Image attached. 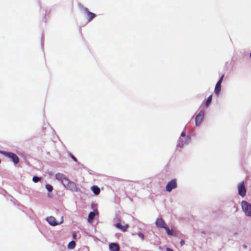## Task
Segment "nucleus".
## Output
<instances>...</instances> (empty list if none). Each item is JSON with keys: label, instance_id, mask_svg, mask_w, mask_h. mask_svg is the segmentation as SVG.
I'll list each match as a JSON object with an SVG mask.
<instances>
[{"label": "nucleus", "instance_id": "f257e3e1", "mask_svg": "<svg viewBox=\"0 0 251 251\" xmlns=\"http://www.w3.org/2000/svg\"><path fill=\"white\" fill-rule=\"evenodd\" d=\"M155 224L157 227L164 229L168 236H177L178 233V231L176 228L170 229L167 226V224L162 218H157Z\"/></svg>", "mask_w": 251, "mask_h": 251}, {"label": "nucleus", "instance_id": "f03ea898", "mask_svg": "<svg viewBox=\"0 0 251 251\" xmlns=\"http://www.w3.org/2000/svg\"><path fill=\"white\" fill-rule=\"evenodd\" d=\"M241 207L245 214L247 217H251V204L245 201L241 202Z\"/></svg>", "mask_w": 251, "mask_h": 251}, {"label": "nucleus", "instance_id": "7ed1b4c3", "mask_svg": "<svg viewBox=\"0 0 251 251\" xmlns=\"http://www.w3.org/2000/svg\"><path fill=\"white\" fill-rule=\"evenodd\" d=\"M47 221L52 226H55L61 224L63 222V217H61V220L59 223L56 222L55 218L53 216H50L47 218Z\"/></svg>", "mask_w": 251, "mask_h": 251}, {"label": "nucleus", "instance_id": "20e7f679", "mask_svg": "<svg viewBox=\"0 0 251 251\" xmlns=\"http://www.w3.org/2000/svg\"><path fill=\"white\" fill-rule=\"evenodd\" d=\"M177 187V183L176 179H173L169 181L166 186V190L167 192H170L173 189Z\"/></svg>", "mask_w": 251, "mask_h": 251}, {"label": "nucleus", "instance_id": "39448f33", "mask_svg": "<svg viewBox=\"0 0 251 251\" xmlns=\"http://www.w3.org/2000/svg\"><path fill=\"white\" fill-rule=\"evenodd\" d=\"M237 187L239 195L242 197H244L246 194V189L244 182L240 183Z\"/></svg>", "mask_w": 251, "mask_h": 251}, {"label": "nucleus", "instance_id": "423d86ee", "mask_svg": "<svg viewBox=\"0 0 251 251\" xmlns=\"http://www.w3.org/2000/svg\"><path fill=\"white\" fill-rule=\"evenodd\" d=\"M55 178L57 180L60 181L64 186H66V184L68 183V179L67 178L65 177V176L64 175L62 174H60V173L56 174V175H55Z\"/></svg>", "mask_w": 251, "mask_h": 251}, {"label": "nucleus", "instance_id": "0eeeda50", "mask_svg": "<svg viewBox=\"0 0 251 251\" xmlns=\"http://www.w3.org/2000/svg\"><path fill=\"white\" fill-rule=\"evenodd\" d=\"M204 115V112L203 110H201L195 118L196 125L198 126L200 125L202 122Z\"/></svg>", "mask_w": 251, "mask_h": 251}, {"label": "nucleus", "instance_id": "6e6552de", "mask_svg": "<svg viewBox=\"0 0 251 251\" xmlns=\"http://www.w3.org/2000/svg\"><path fill=\"white\" fill-rule=\"evenodd\" d=\"M190 139L191 138L189 136H187L184 140L182 138H179L178 140L177 147L180 148H182L184 145L187 144L190 142Z\"/></svg>", "mask_w": 251, "mask_h": 251}, {"label": "nucleus", "instance_id": "1a4fd4ad", "mask_svg": "<svg viewBox=\"0 0 251 251\" xmlns=\"http://www.w3.org/2000/svg\"><path fill=\"white\" fill-rule=\"evenodd\" d=\"M224 77V75H223L216 84L214 92L217 95H219V93L221 91V83L222 82Z\"/></svg>", "mask_w": 251, "mask_h": 251}, {"label": "nucleus", "instance_id": "9d476101", "mask_svg": "<svg viewBox=\"0 0 251 251\" xmlns=\"http://www.w3.org/2000/svg\"><path fill=\"white\" fill-rule=\"evenodd\" d=\"M84 16L87 18V21L89 22L96 17V14L88 11L86 8L84 9Z\"/></svg>", "mask_w": 251, "mask_h": 251}, {"label": "nucleus", "instance_id": "9b49d317", "mask_svg": "<svg viewBox=\"0 0 251 251\" xmlns=\"http://www.w3.org/2000/svg\"><path fill=\"white\" fill-rule=\"evenodd\" d=\"M68 182V183L66 184V186H65L66 188L70 189L72 191H77V188L75 183L70 181L69 179Z\"/></svg>", "mask_w": 251, "mask_h": 251}, {"label": "nucleus", "instance_id": "f8f14e48", "mask_svg": "<svg viewBox=\"0 0 251 251\" xmlns=\"http://www.w3.org/2000/svg\"><path fill=\"white\" fill-rule=\"evenodd\" d=\"M99 212L97 209H95L93 211L91 212L88 215V222H91L95 217L98 215Z\"/></svg>", "mask_w": 251, "mask_h": 251}, {"label": "nucleus", "instance_id": "ddd939ff", "mask_svg": "<svg viewBox=\"0 0 251 251\" xmlns=\"http://www.w3.org/2000/svg\"><path fill=\"white\" fill-rule=\"evenodd\" d=\"M109 249L111 251H119L120 247L118 244L112 243L109 245Z\"/></svg>", "mask_w": 251, "mask_h": 251}, {"label": "nucleus", "instance_id": "4468645a", "mask_svg": "<svg viewBox=\"0 0 251 251\" xmlns=\"http://www.w3.org/2000/svg\"><path fill=\"white\" fill-rule=\"evenodd\" d=\"M115 226L118 229H120L121 231L125 232L128 228L129 225L128 224H126L125 226H122L121 223H119L115 225Z\"/></svg>", "mask_w": 251, "mask_h": 251}, {"label": "nucleus", "instance_id": "2eb2a0df", "mask_svg": "<svg viewBox=\"0 0 251 251\" xmlns=\"http://www.w3.org/2000/svg\"><path fill=\"white\" fill-rule=\"evenodd\" d=\"M0 153L1 155H4L6 157H17V156L15 154L11 152H6L2 151H0Z\"/></svg>", "mask_w": 251, "mask_h": 251}, {"label": "nucleus", "instance_id": "dca6fc26", "mask_svg": "<svg viewBox=\"0 0 251 251\" xmlns=\"http://www.w3.org/2000/svg\"><path fill=\"white\" fill-rule=\"evenodd\" d=\"M91 190L96 195H98L100 193V189L97 186H93Z\"/></svg>", "mask_w": 251, "mask_h": 251}, {"label": "nucleus", "instance_id": "f3484780", "mask_svg": "<svg viewBox=\"0 0 251 251\" xmlns=\"http://www.w3.org/2000/svg\"><path fill=\"white\" fill-rule=\"evenodd\" d=\"M75 245V242L74 241H71L68 245V248L69 249H73Z\"/></svg>", "mask_w": 251, "mask_h": 251}, {"label": "nucleus", "instance_id": "a211bd4d", "mask_svg": "<svg viewBox=\"0 0 251 251\" xmlns=\"http://www.w3.org/2000/svg\"><path fill=\"white\" fill-rule=\"evenodd\" d=\"M212 95H211L210 96H209L205 102V105L206 106H208V105H209V104L211 103V100H212Z\"/></svg>", "mask_w": 251, "mask_h": 251}, {"label": "nucleus", "instance_id": "6ab92c4d", "mask_svg": "<svg viewBox=\"0 0 251 251\" xmlns=\"http://www.w3.org/2000/svg\"><path fill=\"white\" fill-rule=\"evenodd\" d=\"M46 188L50 192H51L53 190L52 186L51 185L49 184L46 185Z\"/></svg>", "mask_w": 251, "mask_h": 251}, {"label": "nucleus", "instance_id": "aec40b11", "mask_svg": "<svg viewBox=\"0 0 251 251\" xmlns=\"http://www.w3.org/2000/svg\"><path fill=\"white\" fill-rule=\"evenodd\" d=\"M40 179H41V178L38 176H34L32 178L33 181H34L35 183H37L38 181H39L40 180Z\"/></svg>", "mask_w": 251, "mask_h": 251}, {"label": "nucleus", "instance_id": "412c9836", "mask_svg": "<svg viewBox=\"0 0 251 251\" xmlns=\"http://www.w3.org/2000/svg\"><path fill=\"white\" fill-rule=\"evenodd\" d=\"M137 235L142 240L144 239V235L142 232H138L137 233Z\"/></svg>", "mask_w": 251, "mask_h": 251}, {"label": "nucleus", "instance_id": "4be33fe9", "mask_svg": "<svg viewBox=\"0 0 251 251\" xmlns=\"http://www.w3.org/2000/svg\"><path fill=\"white\" fill-rule=\"evenodd\" d=\"M13 162L16 164L19 163V158H11Z\"/></svg>", "mask_w": 251, "mask_h": 251}, {"label": "nucleus", "instance_id": "5701e85b", "mask_svg": "<svg viewBox=\"0 0 251 251\" xmlns=\"http://www.w3.org/2000/svg\"><path fill=\"white\" fill-rule=\"evenodd\" d=\"M180 244L181 246H183L185 244V241L183 240H181L180 242Z\"/></svg>", "mask_w": 251, "mask_h": 251}, {"label": "nucleus", "instance_id": "b1692460", "mask_svg": "<svg viewBox=\"0 0 251 251\" xmlns=\"http://www.w3.org/2000/svg\"><path fill=\"white\" fill-rule=\"evenodd\" d=\"M181 137H184L185 136V133L184 132H182L181 134Z\"/></svg>", "mask_w": 251, "mask_h": 251}, {"label": "nucleus", "instance_id": "393cba45", "mask_svg": "<svg viewBox=\"0 0 251 251\" xmlns=\"http://www.w3.org/2000/svg\"><path fill=\"white\" fill-rule=\"evenodd\" d=\"M166 250H167V251H174L173 250H172L171 249H170L169 248H167L166 249Z\"/></svg>", "mask_w": 251, "mask_h": 251}, {"label": "nucleus", "instance_id": "a878e982", "mask_svg": "<svg viewBox=\"0 0 251 251\" xmlns=\"http://www.w3.org/2000/svg\"><path fill=\"white\" fill-rule=\"evenodd\" d=\"M75 162L77 161V158H72Z\"/></svg>", "mask_w": 251, "mask_h": 251}, {"label": "nucleus", "instance_id": "bb28decb", "mask_svg": "<svg viewBox=\"0 0 251 251\" xmlns=\"http://www.w3.org/2000/svg\"><path fill=\"white\" fill-rule=\"evenodd\" d=\"M71 157H74V156H73V155H71Z\"/></svg>", "mask_w": 251, "mask_h": 251}, {"label": "nucleus", "instance_id": "cd10ccee", "mask_svg": "<svg viewBox=\"0 0 251 251\" xmlns=\"http://www.w3.org/2000/svg\"><path fill=\"white\" fill-rule=\"evenodd\" d=\"M250 57H251V53H250Z\"/></svg>", "mask_w": 251, "mask_h": 251}]
</instances>
